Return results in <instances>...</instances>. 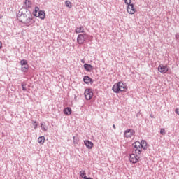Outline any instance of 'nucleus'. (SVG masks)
<instances>
[{"label": "nucleus", "mask_w": 179, "mask_h": 179, "mask_svg": "<svg viewBox=\"0 0 179 179\" xmlns=\"http://www.w3.org/2000/svg\"><path fill=\"white\" fill-rule=\"evenodd\" d=\"M140 148L143 149V150H146L148 149V142H146V141L142 140L140 143Z\"/></svg>", "instance_id": "obj_14"}, {"label": "nucleus", "mask_w": 179, "mask_h": 179, "mask_svg": "<svg viewBox=\"0 0 179 179\" xmlns=\"http://www.w3.org/2000/svg\"><path fill=\"white\" fill-rule=\"evenodd\" d=\"M129 161L131 163H133L134 164H135V163H138V162H139L138 155L135 154H131L129 155Z\"/></svg>", "instance_id": "obj_7"}, {"label": "nucleus", "mask_w": 179, "mask_h": 179, "mask_svg": "<svg viewBox=\"0 0 179 179\" xmlns=\"http://www.w3.org/2000/svg\"><path fill=\"white\" fill-rule=\"evenodd\" d=\"M45 141V137L44 136H41L38 138V142L40 143V145H44V142Z\"/></svg>", "instance_id": "obj_19"}, {"label": "nucleus", "mask_w": 179, "mask_h": 179, "mask_svg": "<svg viewBox=\"0 0 179 179\" xmlns=\"http://www.w3.org/2000/svg\"><path fill=\"white\" fill-rule=\"evenodd\" d=\"M132 146L135 148V153L141 155L142 153V148H141V142L136 141L132 144Z\"/></svg>", "instance_id": "obj_3"}, {"label": "nucleus", "mask_w": 179, "mask_h": 179, "mask_svg": "<svg viewBox=\"0 0 179 179\" xmlns=\"http://www.w3.org/2000/svg\"><path fill=\"white\" fill-rule=\"evenodd\" d=\"M75 31L77 34L85 33V29L83 28V27H77Z\"/></svg>", "instance_id": "obj_21"}, {"label": "nucleus", "mask_w": 179, "mask_h": 179, "mask_svg": "<svg viewBox=\"0 0 179 179\" xmlns=\"http://www.w3.org/2000/svg\"><path fill=\"white\" fill-rule=\"evenodd\" d=\"M131 2V0H124V3H126V5H130Z\"/></svg>", "instance_id": "obj_29"}, {"label": "nucleus", "mask_w": 179, "mask_h": 179, "mask_svg": "<svg viewBox=\"0 0 179 179\" xmlns=\"http://www.w3.org/2000/svg\"><path fill=\"white\" fill-rule=\"evenodd\" d=\"M21 66H22L21 71H22V72H24V73H26V72H27V71H29V64L22 65Z\"/></svg>", "instance_id": "obj_20"}, {"label": "nucleus", "mask_w": 179, "mask_h": 179, "mask_svg": "<svg viewBox=\"0 0 179 179\" xmlns=\"http://www.w3.org/2000/svg\"><path fill=\"white\" fill-rule=\"evenodd\" d=\"M127 5H128V6L127 7V10L128 13H129L130 15H134V13H135V12H136L134 4L130 3V4H127Z\"/></svg>", "instance_id": "obj_6"}, {"label": "nucleus", "mask_w": 179, "mask_h": 179, "mask_svg": "<svg viewBox=\"0 0 179 179\" xmlns=\"http://www.w3.org/2000/svg\"><path fill=\"white\" fill-rule=\"evenodd\" d=\"M40 10V8L38 7H35L34 12H38Z\"/></svg>", "instance_id": "obj_32"}, {"label": "nucleus", "mask_w": 179, "mask_h": 179, "mask_svg": "<svg viewBox=\"0 0 179 179\" xmlns=\"http://www.w3.org/2000/svg\"><path fill=\"white\" fill-rule=\"evenodd\" d=\"M2 48V42L0 41V49Z\"/></svg>", "instance_id": "obj_37"}, {"label": "nucleus", "mask_w": 179, "mask_h": 179, "mask_svg": "<svg viewBox=\"0 0 179 179\" xmlns=\"http://www.w3.org/2000/svg\"><path fill=\"white\" fill-rule=\"evenodd\" d=\"M80 176L83 178V177H86V172L85 171L83 172L82 171H80Z\"/></svg>", "instance_id": "obj_25"}, {"label": "nucleus", "mask_w": 179, "mask_h": 179, "mask_svg": "<svg viewBox=\"0 0 179 179\" xmlns=\"http://www.w3.org/2000/svg\"><path fill=\"white\" fill-rule=\"evenodd\" d=\"M65 5L67 8H69V9H71V8H72V3H71V1H66Z\"/></svg>", "instance_id": "obj_23"}, {"label": "nucleus", "mask_w": 179, "mask_h": 179, "mask_svg": "<svg viewBox=\"0 0 179 179\" xmlns=\"http://www.w3.org/2000/svg\"><path fill=\"white\" fill-rule=\"evenodd\" d=\"M73 142L74 145H79V137L73 136Z\"/></svg>", "instance_id": "obj_22"}, {"label": "nucleus", "mask_w": 179, "mask_h": 179, "mask_svg": "<svg viewBox=\"0 0 179 179\" xmlns=\"http://www.w3.org/2000/svg\"><path fill=\"white\" fill-rule=\"evenodd\" d=\"M84 144L85 145L86 148H87V149H92V148H93V142L89 140L85 141Z\"/></svg>", "instance_id": "obj_15"}, {"label": "nucleus", "mask_w": 179, "mask_h": 179, "mask_svg": "<svg viewBox=\"0 0 179 179\" xmlns=\"http://www.w3.org/2000/svg\"><path fill=\"white\" fill-rule=\"evenodd\" d=\"M20 65L21 66H24V65H28L27 64V60H26V59H22V60H21L20 62Z\"/></svg>", "instance_id": "obj_24"}, {"label": "nucleus", "mask_w": 179, "mask_h": 179, "mask_svg": "<svg viewBox=\"0 0 179 179\" xmlns=\"http://www.w3.org/2000/svg\"><path fill=\"white\" fill-rule=\"evenodd\" d=\"M90 37V36L86 34H80L77 37V43H78L80 45H82Z\"/></svg>", "instance_id": "obj_2"}, {"label": "nucleus", "mask_w": 179, "mask_h": 179, "mask_svg": "<svg viewBox=\"0 0 179 179\" xmlns=\"http://www.w3.org/2000/svg\"><path fill=\"white\" fill-rule=\"evenodd\" d=\"M84 94L86 100H91L93 97V91H92V89H86Z\"/></svg>", "instance_id": "obj_4"}, {"label": "nucleus", "mask_w": 179, "mask_h": 179, "mask_svg": "<svg viewBox=\"0 0 179 179\" xmlns=\"http://www.w3.org/2000/svg\"><path fill=\"white\" fill-rule=\"evenodd\" d=\"M113 128L114 129H116L115 124H113Z\"/></svg>", "instance_id": "obj_39"}, {"label": "nucleus", "mask_w": 179, "mask_h": 179, "mask_svg": "<svg viewBox=\"0 0 179 179\" xmlns=\"http://www.w3.org/2000/svg\"><path fill=\"white\" fill-rule=\"evenodd\" d=\"M81 62H82V64H85V59H81Z\"/></svg>", "instance_id": "obj_38"}, {"label": "nucleus", "mask_w": 179, "mask_h": 179, "mask_svg": "<svg viewBox=\"0 0 179 179\" xmlns=\"http://www.w3.org/2000/svg\"><path fill=\"white\" fill-rule=\"evenodd\" d=\"M118 84L120 89V92H124V90L127 89V86H125V84H124V83H122V81L118 82Z\"/></svg>", "instance_id": "obj_18"}, {"label": "nucleus", "mask_w": 179, "mask_h": 179, "mask_svg": "<svg viewBox=\"0 0 179 179\" xmlns=\"http://www.w3.org/2000/svg\"><path fill=\"white\" fill-rule=\"evenodd\" d=\"M141 115H142V113H141V111H139L137 115H136V117H141Z\"/></svg>", "instance_id": "obj_33"}, {"label": "nucleus", "mask_w": 179, "mask_h": 179, "mask_svg": "<svg viewBox=\"0 0 179 179\" xmlns=\"http://www.w3.org/2000/svg\"><path fill=\"white\" fill-rule=\"evenodd\" d=\"M150 117H151L152 118H155V115H152V114L150 115Z\"/></svg>", "instance_id": "obj_40"}, {"label": "nucleus", "mask_w": 179, "mask_h": 179, "mask_svg": "<svg viewBox=\"0 0 179 179\" xmlns=\"http://www.w3.org/2000/svg\"><path fill=\"white\" fill-rule=\"evenodd\" d=\"M83 179H93V178H92L90 177L88 178L87 176H84Z\"/></svg>", "instance_id": "obj_36"}, {"label": "nucleus", "mask_w": 179, "mask_h": 179, "mask_svg": "<svg viewBox=\"0 0 179 179\" xmlns=\"http://www.w3.org/2000/svg\"><path fill=\"white\" fill-rule=\"evenodd\" d=\"M135 135V131L132 129L125 130L124 136L125 138H132Z\"/></svg>", "instance_id": "obj_5"}, {"label": "nucleus", "mask_w": 179, "mask_h": 179, "mask_svg": "<svg viewBox=\"0 0 179 179\" xmlns=\"http://www.w3.org/2000/svg\"><path fill=\"white\" fill-rule=\"evenodd\" d=\"M160 134L161 135H166V130L164 129H161Z\"/></svg>", "instance_id": "obj_28"}, {"label": "nucleus", "mask_w": 179, "mask_h": 179, "mask_svg": "<svg viewBox=\"0 0 179 179\" xmlns=\"http://www.w3.org/2000/svg\"><path fill=\"white\" fill-rule=\"evenodd\" d=\"M26 85H27V84H24L23 83H21V86H22V89L23 92H26V90H27L26 87H24Z\"/></svg>", "instance_id": "obj_26"}, {"label": "nucleus", "mask_w": 179, "mask_h": 179, "mask_svg": "<svg viewBox=\"0 0 179 179\" xmlns=\"http://www.w3.org/2000/svg\"><path fill=\"white\" fill-rule=\"evenodd\" d=\"M175 112L178 115H179V109H176Z\"/></svg>", "instance_id": "obj_35"}, {"label": "nucleus", "mask_w": 179, "mask_h": 179, "mask_svg": "<svg viewBox=\"0 0 179 179\" xmlns=\"http://www.w3.org/2000/svg\"><path fill=\"white\" fill-rule=\"evenodd\" d=\"M34 16H36V17H38V15L37 14V11H34L33 12Z\"/></svg>", "instance_id": "obj_31"}, {"label": "nucleus", "mask_w": 179, "mask_h": 179, "mask_svg": "<svg viewBox=\"0 0 179 179\" xmlns=\"http://www.w3.org/2000/svg\"><path fill=\"white\" fill-rule=\"evenodd\" d=\"M41 127L42 128V129H43V131H47V127L43 123L41 124Z\"/></svg>", "instance_id": "obj_27"}, {"label": "nucleus", "mask_w": 179, "mask_h": 179, "mask_svg": "<svg viewBox=\"0 0 179 179\" xmlns=\"http://www.w3.org/2000/svg\"><path fill=\"white\" fill-rule=\"evenodd\" d=\"M178 38H179V34H176L175 35V39L176 40V41H178Z\"/></svg>", "instance_id": "obj_30"}, {"label": "nucleus", "mask_w": 179, "mask_h": 179, "mask_svg": "<svg viewBox=\"0 0 179 179\" xmlns=\"http://www.w3.org/2000/svg\"><path fill=\"white\" fill-rule=\"evenodd\" d=\"M28 14V15H31V12L28 9V8H22L19 12H18V14L17 15H26V14Z\"/></svg>", "instance_id": "obj_9"}, {"label": "nucleus", "mask_w": 179, "mask_h": 179, "mask_svg": "<svg viewBox=\"0 0 179 179\" xmlns=\"http://www.w3.org/2000/svg\"><path fill=\"white\" fill-rule=\"evenodd\" d=\"M31 1L30 0H25L24 2V6L22 8L25 9H30L31 8Z\"/></svg>", "instance_id": "obj_11"}, {"label": "nucleus", "mask_w": 179, "mask_h": 179, "mask_svg": "<svg viewBox=\"0 0 179 179\" xmlns=\"http://www.w3.org/2000/svg\"><path fill=\"white\" fill-rule=\"evenodd\" d=\"M83 68L84 69H85V71H87V72H92V71L94 69V68L93 67V66H92V64H89L87 63L84 64Z\"/></svg>", "instance_id": "obj_10"}, {"label": "nucleus", "mask_w": 179, "mask_h": 179, "mask_svg": "<svg viewBox=\"0 0 179 179\" xmlns=\"http://www.w3.org/2000/svg\"><path fill=\"white\" fill-rule=\"evenodd\" d=\"M17 19L21 23L27 24V26H30L34 23V20H33V15L31 14H17Z\"/></svg>", "instance_id": "obj_1"}, {"label": "nucleus", "mask_w": 179, "mask_h": 179, "mask_svg": "<svg viewBox=\"0 0 179 179\" xmlns=\"http://www.w3.org/2000/svg\"><path fill=\"white\" fill-rule=\"evenodd\" d=\"M3 17V15H0V19H2Z\"/></svg>", "instance_id": "obj_41"}, {"label": "nucleus", "mask_w": 179, "mask_h": 179, "mask_svg": "<svg viewBox=\"0 0 179 179\" xmlns=\"http://www.w3.org/2000/svg\"><path fill=\"white\" fill-rule=\"evenodd\" d=\"M158 71L161 73H166V72L169 71V68H167V66L159 64V66H158Z\"/></svg>", "instance_id": "obj_8"}, {"label": "nucleus", "mask_w": 179, "mask_h": 179, "mask_svg": "<svg viewBox=\"0 0 179 179\" xmlns=\"http://www.w3.org/2000/svg\"><path fill=\"white\" fill-rule=\"evenodd\" d=\"M38 17H40V19L43 20V19H45V13L43 10L38 11Z\"/></svg>", "instance_id": "obj_17"}, {"label": "nucleus", "mask_w": 179, "mask_h": 179, "mask_svg": "<svg viewBox=\"0 0 179 179\" xmlns=\"http://www.w3.org/2000/svg\"><path fill=\"white\" fill-rule=\"evenodd\" d=\"M83 82L85 83H86V85H89V83H93L94 80L93 79H92L90 77H89L88 76H85L83 78Z\"/></svg>", "instance_id": "obj_12"}, {"label": "nucleus", "mask_w": 179, "mask_h": 179, "mask_svg": "<svg viewBox=\"0 0 179 179\" xmlns=\"http://www.w3.org/2000/svg\"><path fill=\"white\" fill-rule=\"evenodd\" d=\"M63 113L65 115H71L72 114V108L67 107L64 109Z\"/></svg>", "instance_id": "obj_16"}, {"label": "nucleus", "mask_w": 179, "mask_h": 179, "mask_svg": "<svg viewBox=\"0 0 179 179\" xmlns=\"http://www.w3.org/2000/svg\"><path fill=\"white\" fill-rule=\"evenodd\" d=\"M112 90L114 93H120V92H121V88H120V85L118 84V83L113 86Z\"/></svg>", "instance_id": "obj_13"}, {"label": "nucleus", "mask_w": 179, "mask_h": 179, "mask_svg": "<svg viewBox=\"0 0 179 179\" xmlns=\"http://www.w3.org/2000/svg\"><path fill=\"white\" fill-rule=\"evenodd\" d=\"M33 125H34V129H36L37 128V124H36V122H34L33 123Z\"/></svg>", "instance_id": "obj_34"}]
</instances>
